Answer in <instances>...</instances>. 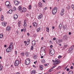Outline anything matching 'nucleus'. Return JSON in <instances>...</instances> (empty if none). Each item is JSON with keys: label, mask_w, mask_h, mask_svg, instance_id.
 <instances>
[{"label": "nucleus", "mask_w": 74, "mask_h": 74, "mask_svg": "<svg viewBox=\"0 0 74 74\" xmlns=\"http://www.w3.org/2000/svg\"><path fill=\"white\" fill-rule=\"evenodd\" d=\"M16 7L15 6L13 7V11H16Z\"/></svg>", "instance_id": "c85d7f7f"}, {"label": "nucleus", "mask_w": 74, "mask_h": 74, "mask_svg": "<svg viewBox=\"0 0 74 74\" xmlns=\"http://www.w3.org/2000/svg\"><path fill=\"white\" fill-rule=\"evenodd\" d=\"M33 49V47L32 46L31 48V49L32 50V49Z\"/></svg>", "instance_id": "6e6d98bb"}, {"label": "nucleus", "mask_w": 74, "mask_h": 74, "mask_svg": "<svg viewBox=\"0 0 74 74\" xmlns=\"http://www.w3.org/2000/svg\"><path fill=\"white\" fill-rule=\"evenodd\" d=\"M73 72L72 71H70L68 72V74H73Z\"/></svg>", "instance_id": "c756f323"}, {"label": "nucleus", "mask_w": 74, "mask_h": 74, "mask_svg": "<svg viewBox=\"0 0 74 74\" xmlns=\"http://www.w3.org/2000/svg\"><path fill=\"white\" fill-rule=\"evenodd\" d=\"M42 63H45V60H42Z\"/></svg>", "instance_id": "a18cd8bd"}, {"label": "nucleus", "mask_w": 74, "mask_h": 74, "mask_svg": "<svg viewBox=\"0 0 74 74\" xmlns=\"http://www.w3.org/2000/svg\"><path fill=\"white\" fill-rule=\"evenodd\" d=\"M64 46L65 48H66L67 47V44H64Z\"/></svg>", "instance_id": "c03bdc74"}, {"label": "nucleus", "mask_w": 74, "mask_h": 74, "mask_svg": "<svg viewBox=\"0 0 74 74\" xmlns=\"http://www.w3.org/2000/svg\"><path fill=\"white\" fill-rule=\"evenodd\" d=\"M37 55H35L33 56V58L34 59H37Z\"/></svg>", "instance_id": "473e14b6"}, {"label": "nucleus", "mask_w": 74, "mask_h": 74, "mask_svg": "<svg viewBox=\"0 0 74 74\" xmlns=\"http://www.w3.org/2000/svg\"><path fill=\"white\" fill-rule=\"evenodd\" d=\"M71 7L73 10H74V5L73 4H72L71 6Z\"/></svg>", "instance_id": "58836bf2"}, {"label": "nucleus", "mask_w": 74, "mask_h": 74, "mask_svg": "<svg viewBox=\"0 0 74 74\" xmlns=\"http://www.w3.org/2000/svg\"><path fill=\"white\" fill-rule=\"evenodd\" d=\"M64 9H62L61 10L60 15L61 16H63L64 14Z\"/></svg>", "instance_id": "f8f14e48"}, {"label": "nucleus", "mask_w": 74, "mask_h": 74, "mask_svg": "<svg viewBox=\"0 0 74 74\" xmlns=\"http://www.w3.org/2000/svg\"><path fill=\"white\" fill-rule=\"evenodd\" d=\"M42 0L43 3H45V1H44V0Z\"/></svg>", "instance_id": "69168bd1"}, {"label": "nucleus", "mask_w": 74, "mask_h": 74, "mask_svg": "<svg viewBox=\"0 0 74 74\" xmlns=\"http://www.w3.org/2000/svg\"><path fill=\"white\" fill-rule=\"evenodd\" d=\"M39 67L41 70H42V69H43V66L42 65H40L39 66Z\"/></svg>", "instance_id": "bb28decb"}, {"label": "nucleus", "mask_w": 74, "mask_h": 74, "mask_svg": "<svg viewBox=\"0 0 74 74\" xmlns=\"http://www.w3.org/2000/svg\"><path fill=\"white\" fill-rule=\"evenodd\" d=\"M5 5L8 8L10 9L11 8V5H10V2L9 1H6L5 3Z\"/></svg>", "instance_id": "f257e3e1"}, {"label": "nucleus", "mask_w": 74, "mask_h": 74, "mask_svg": "<svg viewBox=\"0 0 74 74\" xmlns=\"http://www.w3.org/2000/svg\"><path fill=\"white\" fill-rule=\"evenodd\" d=\"M61 57H62V56H59L58 57V59H60V58H61Z\"/></svg>", "instance_id": "49530a36"}, {"label": "nucleus", "mask_w": 74, "mask_h": 74, "mask_svg": "<svg viewBox=\"0 0 74 74\" xmlns=\"http://www.w3.org/2000/svg\"><path fill=\"white\" fill-rule=\"evenodd\" d=\"M71 69H73V66H71Z\"/></svg>", "instance_id": "774afa93"}, {"label": "nucleus", "mask_w": 74, "mask_h": 74, "mask_svg": "<svg viewBox=\"0 0 74 74\" xmlns=\"http://www.w3.org/2000/svg\"><path fill=\"white\" fill-rule=\"evenodd\" d=\"M49 42L50 44H52V41H51V40H50Z\"/></svg>", "instance_id": "8fccbe9b"}, {"label": "nucleus", "mask_w": 74, "mask_h": 74, "mask_svg": "<svg viewBox=\"0 0 74 74\" xmlns=\"http://www.w3.org/2000/svg\"><path fill=\"white\" fill-rule=\"evenodd\" d=\"M59 28L60 29H62V25L61 24H60L59 25Z\"/></svg>", "instance_id": "ea45409f"}, {"label": "nucleus", "mask_w": 74, "mask_h": 74, "mask_svg": "<svg viewBox=\"0 0 74 74\" xmlns=\"http://www.w3.org/2000/svg\"><path fill=\"white\" fill-rule=\"evenodd\" d=\"M26 56L27 57V56H29V55H30V53L27 52H26Z\"/></svg>", "instance_id": "7c9ffc66"}, {"label": "nucleus", "mask_w": 74, "mask_h": 74, "mask_svg": "<svg viewBox=\"0 0 74 74\" xmlns=\"http://www.w3.org/2000/svg\"><path fill=\"white\" fill-rule=\"evenodd\" d=\"M32 8V5H29L28 6V9H31Z\"/></svg>", "instance_id": "a19ab883"}, {"label": "nucleus", "mask_w": 74, "mask_h": 74, "mask_svg": "<svg viewBox=\"0 0 74 74\" xmlns=\"http://www.w3.org/2000/svg\"><path fill=\"white\" fill-rule=\"evenodd\" d=\"M21 21H19L18 22V26H21Z\"/></svg>", "instance_id": "f704fd0d"}, {"label": "nucleus", "mask_w": 74, "mask_h": 74, "mask_svg": "<svg viewBox=\"0 0 74 74\" xmlns=\"http://www.w3.org/2000/svg\"><path fill=\"white\" fill-rule=\"evenodd\" d=\"M18 16L17 14H14V19H17L18 18Z\"/></svg>", "instance_id": "5701e85b"}, {"label": "nucleus", "mask_w": 74, "mask_h": 74, "mask_svg": "<svg viewBox=\"0 0 74 74\" xmlns=\"http://www.w3.org/2000/svg\"><path fill=\"white\" fill-rule=\"evenodd\" d=\"M41 51H45V48H44L43 47H41Z\"/></svg>", "instance_id": "72a5a7b5"}, {"label": "nucleus", "mask_w": 74, "mask_h": 74, "mask_svg": "<svg viewBox=\"0 0 74 74\" xmlns=\"http://www.w3.org/2000/svg\"><path fill=\"white\" fill-rule=\"evenodd\" d=\"M33 25L35 27H37V24L36 22L34 23H33Z\"/></svg>", "instance_id": "dca6fc26"}, {"label": "nucleus", "mask_w": 74, "mask_h": 74, "mask_svg": "<svg viewBox=\"0 0 74 74\" xmlns=\"http://www.w3.org/2000/svg\"><path fill=\"white\" fill-rule=\"evenodd\" d=\"M15 55H17V51H15Z\"/></svg>", "instance_id": "864d4df0"}, {"label": "nucleus", "mask_w": 74, "mask_h": 74, "mask_svg": "<svg viewBox=\"0 0 74 74\" xmlns=\"http://www.w3.org/2000/svg\"><path fill=\"white\" fill-rule=\"evenodd\" d=\"M66 8L68 10H69L70 8V5H68V6L66 7Z\"/></svg>", "instance_id": "e433bc0d"}, {"label": "nucleus", "mask_w": 74, "mask_h": 74, "mask_svg": "<svg viewBox=\"0 0 74 74\" xmlns=\"http://www.w3.org/2000/svg\"><path fill=\"white\" fill-rule=\"evenodd\" d=\"M66 71H69V68H68L66 69Z\"/></svg>", "instance_id": "052dcab7"}, {"label": "nucleus", "mask_w": 74, "mask_h": 74, "mask_svg": "<svg viewBox=\"0 0 74 74\" xmlns=\"http://www.w3.org/2000/svg\"><path fill=\"white\" fill-rule=\"evenodd\" d=\"M31 74H35L36 73V71H35L33 70L31 72Z\"/></svg>", "instance_id": "b1692460"}, {"label": "nucleus", "mask_w": 74, "mask_h": 74, "mask_svg": "<svg viewBox=\"0 0 74 74\" xmlns=\"http://www.w3.org/2000/svg\"><path fill=\"white\" fill-rule=\"evenodd\" d=\"M14 3L16 5H19V4H20V3H21V2L20 1H18L17 0L14 1Z\"/></svg>", "instance_id": "423d86ee"}, {"label": "nucleus", "mask_w": 74, "mask_h": 74, "mask_svg": "<svg viewBox=\"0 0 74 74\" xmlns=\"http://www.w3.org/2000/svg\"><path fill=\"white\" fill-rule=\"evenodd\" d=\"M19 64V61L18 60H16L15 61L14 63V65L15 66H18Z\"/></svg>", "instance_id": "20e7f679"}, {"label": "nucleus", "mask_w": 74, "mask_h": 74, "mask_svg": "<svg viewBox=\"0 0 74 74\" xmlns=\"http://www.w3.org/2000/svg\"><path fill=\"white\" fill-rule=\"evenodd\" d=\"M53 70H52V69H51L49 71V72H51V71H52Z\"/></svg>", "instance_id": "09e8293b"}, {"label": "nucleus", "mask_w": 74, "mask_h": 74, "mask_svg": "<svg viewBox=\"0 0 74 74\" xmlns=\"http://www.w3.org/2000/svg\"><path fill=\"white\" fill-rule=\"evenodd\" d=\"M3 69V66L1 64H0V71H1Z\"/></svg>", "instance_id": "a878e982"}, {"label": "nucleus", "mask_w": 74, "mask_h": 74, "mask_svg": "<svg viewBox=\"0 0 74 74\" xmlns=\"http://www.w3.org/2000/svg\"><path fill=\"white\" fill-rule=\"evenodd\" d=\"M18 10L19 11H20L21 12V11H22V7H21V6H19L18 8Z\"/></svg>", "instance_id": "412c9836"}, {"label": "nucleus", "mask_w": 74, "mask_h": 74, "mask_svg": "<svg viewBox=\"0 0 74 74\" xmlns=\"http://www.w3.org/2000/svg\"><path fill=\"white\" fill-rule=\"evenodd\" d=\"M24 43H25V44H26V43H27V42H26V41H25L24 42Z\"/></svg>", "instance_id": "13d9d810"}, {"label": "nucleus", "mask_w": 74, "mask_h": 74, "mask_svg": "<svg viewBox=\"0 0 74 74\" xmlns=\"http://www.w3.org/2000/svg\"><path fill=\"white\" fill-rule=\"evenodd\" d=\"M44 10H47V7H45V8H44Z\"/></svg>", "instance_id": "5fc2aeb1"}, {"label": "nucleus", "mask_w": 74, "mask_h": 74, "mask_svg": "<svg viewBox=\"0 0 74 74\" xmlns=\"http://www.w3.org/2000/svg\"><path fill=\"white\" fill-rule=\"evenodd\" d=\"M40 55H42V56H44L45 55V51L43 50V51H41L40 53Z\"/></svg>", "instance_id": "0eeeda50"}, {"label": "nucleus", "mask_w": 74, "mask_h": 74, "mask_svg": "<svg viewBox=\"0 0 74 74\" xmlns=\"http://www.w3.org/2000/svg\"><path fill=\"white\" fill-rule=\"evenodd\" d=\"M11 50H12V49H11L9 48V47H8L6 49V51L8 53L10 52H11Z\"/></svg>", "instance_id": "9b49d317"}, {"label": "nucleus", "mask_w": 74, "mask_h": 74, "mask_svg": "<svg viewBox=\"0 0 74 74\" xmlns=\"http://www.w3.org/2000/svg\"><path fill=\"white\" fill-rule=\"evenodd\" d=\"M56 67V66H53L51 68V69H53V68H55Z\"/></svg>", "instance_id": "bf43d9fd"}, {"label": "nucleus", "mask_w": 74, "mask_h": 74, "mask_svg": "<svg viewBox=\"0 0 74 74\" xmlns=\"http://www.w3.org/2000/svg\"><path fill=\"white\" fill-rule=\"evenodd\" d=\"M57 9L56 7L54 8L52 10V13L53 15L56 14L57 12Z\"/></svg>", "instance_id": "7ed1b4c3"}, {"label": "nucleus", "mask_w": 74, "mask_h": 74, "mask_svg": "<svg viewBox=\"0 0 74 74\" xmlns=\"http://www.w3.org/2000/svg\"><path fill=\"white\" fill-rule=\"evenodd\" d=\"M50 55L52 56L55 53V50L52 49H50L49 50Z\"/></svg>", "instance_id": "f03ea898"}, {"label": "nucleus", "mask_w": 74, "mask_h": 74, "mask_svg": "<svg viewBox=\"0 0 74 74\" xmlns=\"http://www.w3.org/2000/svg\"><path fill=\"white\" fill-rule=\"evenodd\" d=\"M32 44L33 46H35V45H36V41L35 40H33L32 42Z\"/></svg>", "instance_id": "aec40b11"}, {"label": "nucleus", "mask_w": 74, "mask_h": 74, "mask_svg": "<svg viewBox=\"0 0 74 74\" xmlns=\"http://www.w3.org/2000/svg\"><path fill=\"white\" fill-rule=\"evenodd\" d=\"M72 48H69V51H71V50H72Z\"/></svg>", "instance_id": "603ef678"}, {"label": "nucleus", "mask_w": 74, "mask_h": 74, "mask_svg": "<svg viewBox=\"0 0 74 74\" xmlns=\"http://www.w3.org/2000/svg\"><path fill=\"white\" fill-rule=\"evenodd\" d=\"M24 27H26L27 26V24H26V21L25 20L24 22Z\"/></svg>", "instance_id": "4be33fe9"}, {"label": "nucleus", "mask_w": 74, "mask_h": 74, "mask_svg": "<svg viewBox=\"0 0 74 74\" xmlns=\"http://www.w3.org/2000/svg\"><path fill=\"white\" fill-rule=\"evenodd\" d=\"M38 6L40 8H42L43 5H42V3L41 2H39L38 3Z\"/></svg>", "instance_id": "1a4fd4ad"}, {"label": "nucleus", "mask_w": 74, "mask_h": 74, "mask_svg": "<svg viewBox=\"0 0 74 74\" xmlns=\"http://www.w3.org/2000/svg\"><path fill=\"white\" fill-rule=\"evenodd\" d=\"M30 63V61L29 59L28 58L25 60V64L26 65H29Z\"/></svg>", "instance_id": "39448f33"}, {"label": "nucleus", "mask_w": 74, "mask_h": 74, "mask_svg": "<svg viewBox=\"0 0 74 74\" xmlns=\"http://www.w3.org/2000/svg\"><path fill=\"white\" fill-rule=\"evenodd\" d=\"M9 14H12V10H11V9H10L9 10Z\"/></svg>", "instance_id": "cd10ccee"}, {"label": "nucleus", "mask_w": 74, "mask_h": 74, "mask_svg": "<svg viewBox=\"0 0 74 74\" xmlns=\"http://www.w3.org/2000/svg\"><path fill=\"white\" fill-rule=\"evenodd\" d=\"M26 8H22L21 11V12L23 13V12H26Z\"/></svg>", "instance_id": "9d476101"}, {"label": "nucleus", "mask_w": 74, "mask_h": 74, "mask_svg": "<svg viewBox=\"0 0 74 74\" xmlns=\"http://www.w3.org/2000/svg\"><path fill=\"white\" fill-rule=\"evenodd\" d=\"M1 23L3 26L5 27L6 25V24H7V23H6V22H3L2 23Z\"/></svg>", "instance_id": "6ab92c4d"}, {"label": "nucleus", "mask_w": 74, "mask_h": 74, "mask_svg": "<svg viewBox=\"0 0 74 74\" xmlns=\"http://www.w3.org/2000/svg\"><path fill=\"white\" fill-rule=\"evenodd\" d=\"M11 29V27L10 26H8L6 28V30L7 31H9Z\"/></svg>", "instance_id": "a211bd4d"}, {"label": "nucleus", "mask_w": 74, "mask_h": 74, "mask_svg": "<svg viewBox=\"0 0 74 74\" xmlns=\"http://www.w3.org/2000/svg\"><path fill=\"white\" fill-rule=\"evenodd\" d=\"M1 21H4V16H3L2 15L1 16Z\"/></svg>", "instance_id": "393cba45"}, {"label": "nucleus", "mask_w": 74, "mask_h": 74, "mask_svg": "<svg viewBox=\"0 0 74 74\" xmlns=\"http://www.w3.org/2000/svg\"><path fill=\"white\" fill-rule=\"evenodd\" d=\"M3 37V35L2 34H0V38H2Z\"/></svg>", "instance_id": "4c0bfd02"}, {"label": "nucleus", "mask_w": 74, "mask_h": 74, "mask_svg": "<svg viewBox=\"0 0 74 74\" xmlns=\"http://www.w3.org/2000/svg\"><path fill=\"white\" fill-rule=\"evenodd\" d=\"M63 39L64 40H66L67 39V35H65L63 36Z\"/></svg>", "instance_id": "f3484780"}, {"label": "nucleus", "mask_w": 74, "mask_h": 74, "mask_svg": "<svg viewBox=\"0 0 74 74\" xmlns=\"http://www.w3.org/2000/svg\"><path fill=\"white\" fill-rule=\"evenodd\" d=\"M40 29L41 28H40V27L36 29L37 32H39V31L40 30Z\"/></svg>", "instance_id": "2f4dec72"}, {"label": "nucleus", "mask_w": 74, "mask_h": 74, "mask_svg": "<svg viewBox=\"0 0 74 74\" xmlns=\"http://www.w3.org/2000/svg\"><path fill=\"white\" fill-rule=\"evenodd\" d=\"M21 55H22V56H24V54L23 53H22Z\"/></svg>", "instance_id": "4d7b16f0"}, {"label": "nucleus", "mask_w": 74, "mask_h": 74, "mask_svg": "<svg viewBox=\"0 0 74 74\" xmlns=\"http://www.w3.org/2000/svg\"><path fill=\"white\" fill-rule=\"evenodd\" d=\"M9 48H10L11 49H13V43L11 42L9 46Z\"/></svg>", "instance_id": "6e6552de"}, {"label": "nucleus", "mask_w": 74, "mask_h": 74, "mask_svg": "<svg viewBox=\"0 0 74 74\" xmlns=\"http://www.w3.org/2000/svg\"><path fill=\"white\" fill-rule=\"evenodd\" d=\"M4 47H5V48H6V47H7V45H5Z\"/></svg>", "instance_id": "680f3d73"}, {"label": "nucleus", "mask_w": 74, "mask_h": 74, "mask_svg": "<svg viewBox=\"0 0 74 74\" xmlns=\"http://www.w3.org/2000/svg\"><path fill=\"white\" fill-rule=\"evenodd\" d=\"M63 28L64 30H65V29H67V26L65 25L63 26Z\"/></svg>", "instance_id": "c9c22d12"}, {"label": "nucleus", "mask_w": 74, "mask_h": 74, "mask_svg": "<svg viewBox=\"0 0 74 74\" xmlns=\"http://www.w3.org/2000/svg\"><path fill=\"white\" fill-rule=\"evenodd\" d=\"M60 61H59V60L57 59V58H56L55 63H56V64H59V63H60Z\"/></svg>", "instance_id": "ddd939ff"}, {"label": "nucleus", "mask_w": 74, "mask_h": 74, "mask_svg": "<svg viewBox=\"0 0 74 74\" xmlns=\"http://www.w3.org/2000/svg\"><path fill=\"white\" fill-rule=\"evenodd\" d=\"M56 38H54L53 39V40H56Z\"/></svg>", "instance_id": "3c124183"}, {"label": "nucleus", "mask_w": 74, "mask_h": 74, "mask_svg": "<svg viewBox=\"0 0 74 74\" xmlns=\"http://www.w3.org/2000/svg\"><path fill=\"white\" fill-rule=\"evenodd\" d=\"M43 56H42H42L41 57V58L42 59V58H43Z\"/></svg>", "instance_id": "0e129e2a"}, {"label": "nucleus", "mask_w": 74, "mask_h": 74, "mask_svg": "<svg viewBox=\"0 0 74 74\" xmlns=\"http://www.w3.org/2000/svg\"><path fill=\"white\" fill-rule=\"evenodd\" d=\"M30 41V39H28L27 40V42L26 44H25V46H27L28 45H29Z\"/></svg>", "instance_id": "4468645a"}, {"label": "nucleus", "mask_w": 74, "mask_h": 74, "mask_svg": "<svg viewBox=\"0 0 74 74\" xmlns=\"http://www.w3.org/2000/svg\"><path fill=\"white\" fill-rule=\"evenodd\" d=\"M46 31L47 32H48L49 30V28L48 27H46Z\"/></svg>", "instance_id": "79ce46f5"}, {"label": "nucleus", "mask_w": 74, "mask_h": 74, "mask_svg": "<svg viewBox=\"0 0 74 74\" xmlns=\"http://www.w3.org/2000/svg\"><path fill=\"white\" fill-rule=\"evenodd\" d=\"M50 48H52L53 47V46L52 45H51L50 46Z\"/></svg>", "instance_id": "e2e57ef3"}, {"label": "nucleus", "mask_w": 74, "mask_h": 74, "mask_svg": "<svg viewBox=\"0 0 74 74\" xmlns=\"http://www.w3.org/2000/svg\"><path fill=\"white\" fill-rule=\"evenodd\" d=\"M43 16L42 14H40L39 16H38V19H41V18Z\"/></svg>", "instance_id": "2eb2a0df"}, {"label": "nucleus", "mask_w": 74, "mask_h": 74, "mask_svg": "<svg viewBox=\"0 0 74 74\" xmlns=\"http://www.w3.org/2000/svg\"><path fill=\"white\" fill-rule=\"evenodd\" d=\"M23 30L24 31V32H26V28H23Z\"/></svg>", "instance_id": "de8ad7c7"}, {"label": "nucleus", "mask_w": 74, "mask_h": 74, "mask_svg": "<svg viewBox=\"0 0 74 74\" xmlns=\"http://www.w3.org/2000/svg\"><path fill=\"white\" fill-rule=\"evenodd\" d=\"M59 42H62L63 41V40L62 39H60V40H58Z\"/></svg>", "instance_id": "37998d69"}, {"label": "nucleus", "mask_w": 74, "mask_h": 74, "mask_svg": "<svg viewBox=\"0 0 74 74\" xmlns=\"http://www.w3.org/2000/svg\"><path fill=\"white\" fill-rule=\"evenodd\" d=\"M26 16H29V14H26Z\"/></svg>", "instance_id": "338daca9"}]
</instances>
